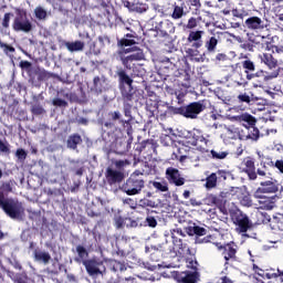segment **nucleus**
I'll return each mask as SVG.
<instances>
[{"instance_id":"nucleus-49","label":"nucleus","mask_w":283,"mask_h":283,"mask_svg":"<svg viewBox=\"0 0 283 283\" xmlns=\"http://www.w3.org/2000/svg\"><path fill=\"white\" fill-rule=\"evenodd\" d=\"M115 165H116V167H118L120 169L122 167H125V166L129 165V161L118 160V161L115 163Z\"/></svg>"},{"instance_id":"nucleus-41","label":"nucleus","mask_w":283,"mask_h":283,"mask_svg":"<svg viewBox=\"0 0 283 283\" xmlns=\"http://www.w3.org/2000/svg\"><path fill=\"white\" fill-rule=\"evenodd\" d=\"M120 80L123 81V83H126V85L129 87H132V83H134V81L129 78V76L125 73L120 74Z\"/></svg>"},{"instance_id":"nucleus-61","label":"nucleus","mask_w":283,"mask_h":283,"mask_svg":"<svg viewBox=\"0 0 283 283\" xmlns=\"http://www.w3.org/2000/svg\"><path fill=\"white\" fill-rule=\"evenodd\" d=\"M185 158H187L186 156H181L180 157V163H182V160H185Z\"/></svg>"},{"instance_id":"nucleus-17","label":"nucleus","mask_w":283,"mask_h":283,"mask_svg":"<svg viewBox=\"0 0 283 283\" xmlns=\"http://www.w3.org/2000/svg\"><path fill=\"white\" fill-rule=\"evenodd\" d=\"M34 260L35 262H40L41 264H50L52 256L50 255V253L45 251H35Z\"/></svg>"},{"instance_id":"nucleus-56","label":"nucleus","mask_w":283,"mask_h":283,"mask_svg":"<svg viewBox=\"0 0 283 283\" xmlns=\"http://www.w3.org/2000/svg\"><path fill=\"white\" fill-rule=\"evenodd\" d=\"M197 140H199L200 143H206L207 145V139L203 136L197 137Z\"/></svg>"},{"instance_id":"nucleus-2","label":"nucleus","mask_w":283,"mask_h":283,"mask_svg":"<svg viewBox=\"0 0 283 283\" xmlns=\"http://www.w3.org/2000/svg\"><path fill=\"white\" fill-rule=\"evenodd\" d=\"M0 208L13 220L21 218L23 213V206L17 200L6 198L2 191H0Z\"/></svg>"},{"instance_id":"nucleus-34","label":"nucleus","mask_w":283,"mask_h":283,"mask_svg":"<svg viewBox=\"0 0 283 283\" xmlns=\"http://www.w3.org/2000/svg\"><path fill=\"white\" fill-rule=\"evenodd\" d=\"M153 186L155 187V189H158V191H168L169 190V188L167 187V184H165V182L155 181L153 184Z\"/></svg>"},{"instance_id":"nucleus-47","label":"nucleus","mask_w":283,"mask_h":283,"mask_svg":"<svg viewBox=\"0 0 283 283\" xmlns=\"http://www.w3.org/2000/svg\"><path fill=\"white\" fill-rule=\"evenodd\" d=\"M53 105H55L56 107H65L67 103L61 98H56L53 101Z\"/></svg>"},{"instance_id":"nucleus-14","label":"nucleus","mask_w":283,"mask_h":283,"mask_svg":"<svg viewBox=\"0 0 283 283\" xmlns=\"http://www.w3.org/2000/svg\"><path fill=\"white\" fill-rule=\"evenodd\" d=\"M106 178L109 185H114L116 182H123L125 175L120 170H114L112 168H107Z\"/></svg>"},{"instance_id":"nucleus-43","label":"nucleus","mask_w":283,"mask_h":283,"mask_svg":"<svg viewBox=\"0 0 283 283\" xmlns=\"http://www.w3.org/2000/svg\"><path fill=\"white\" fill-rule=\"evenodd\" d=\"M197 27H198V21L196 20V18H190L187 23V29L193 30V28H197Z\"/></svg>"},{"instance_id":"nucleus-24","label":"nucleus","mask_w":283,"mask_h":283,"mask_svg":"<svg viewBox=\"0 0 283 283\" xmlns=\"http://www.w3.org/2000/svg\"><path fill=\"white\" fill-rule=\"evenodd\" d=\"M122 48H129V45H136V41L132 39V35L127 34L125 39L118 42Z\"/></svg>"},{"instance_id":"nucleus-36","label":"nucleus","mask_w":283,"mask_h":283,"mask_svg":"<svg viewBox=\"0 0 283 283\" xmlns=\"http://www.w3.org/2000/svg\"><path fill=\"white\" fill-rule=\"evenodd\" d=\"M15 156L18 159H20L21 161L25 160V158H28V153H25V150L23 148H19L15 151Z\"/></svg>"},{"instance_id":"nucleus-21","label":"nucleus","mask_w":283,"mask_h":283,"mask_svg":"<svg viewBox=\"0 0 283 283\" xmlns=\"http://www.w3.org/2000/svg\"><path fill=\"white\" fill-rule=\"evenodd\" d=\"M206 180V188L213 189L216 185H218V175H216V172H212L209 177H207Z\"/></svg>"},{"instance_id":"nucleus-60","label":"nucleus","mask_w":283,"mask_h":283,"mask_svg":"<svg viewBox=\"0 0 283 283\" xmlns=\"http://www.w3.org/2000/svg\"><path fill=\"white\" fill-rule=\"evenodd\" d=\"M280 21H283V13L279 15Z\"/></svg>"},{"instance_id":"nucleus-54","label":"nucleus","mask_w":283,"mask_h":283,"mask_svg":"<svg viewBox=\"0 0 283 283\" xmlns=\"http://www.w3.org/2000/svg\"><path fill=\"white\" fill-rule=\"evenodd\" d=\"M192 48H202V42L196 41V42L192 44Z\"/></svg>"},{"instance_id":"nucleus-44","label":"nucleus","mask_w":283,"mask_h":283,"mask_svg":"<svg viewBox=\"0 0 283 283\" xmlns=\"http://www.w3.org/2000/svg\"><path fill=\"white\" fill-rule=\"evenodd\" d=\"M178 242H179V244L177 243L175 247H176V249H178V247H179V249L177 251H178V253H180V255H182V253H185V251H189V248H187V245L182 244V241H178Z\"/></svg>"},{"instance_id":"nucleus-9","label":"nucleus","mask_w":283,"mask_h":283,"mask_svg":"<svg viewBox=\"0 0 283 283\" xmlns=\"http://www.w3.org/2000/svg\"><path fill=\"white\" fill-rule=\"evenodd\" d=\"M123 52L125 54H129V52H133V54L122 59L125 65L130 63V61H143L145 59V54L143 53V51L136 46H133L130 49H124Z\"/></svg>"},{"instance_id":"nucleus-23","label":"nucleus","mask_w":283,"mask_h":283,"mask_svg":"<svg viewBox=\"0 0 283 283\" xmlns=\"http://www.w3.org/2000/svg\"><path fill=\"white\" fill-rule=\"evenodd\" d=\"M205 31H191L188 35V43H193V41H200Z\"/></svg>"},{"instance_id":"nucleus-32","label":"nucleus","mask_w":283,"mask_h":283,"mask_svg":"<svg viewBox=\"0 0 283 283\" xmlns=\"http://www.w3.org/2000/svg\"><path fill=\"white\" fill-rule=\"evenodd\" d=\"M182 14H185V9L182 7H175L172 12V19H182Z\"/></svg>"},{"instance_id":"nucleus-51","label":"nucleus","mask_w":283,"mask_h":283,"mask_svg":"<svg viewBox=\"0 0 283 283\" xmlns=\"http://www.w3.org/2000/svg\"><path fill=\"white\" fill-rule=\"evenodd\" d=\"M185 94H186L185 92H177L176 93L178 103H182V98H185Z\"/></svg>"},{"instance_id":"nucleus-19","label":"nucleus","mask_w":283,"mask_h":283,"mask_svg":"<svg viewBox=\"0 0 283 283\" xmlns=\"http://www.w3.org/2000/svg\"><path fill=\"white\" fill-rule=\"evenodd\" d=\"M230 120H237L238 123H248V125H255V117L250 114L233 116L230 118Z\"/></svg>"},{"instance_id":"nucleus-38","label":"nucleus","mask_w":283,"mask_h":283,"mask_svg":"<svg viewBox=\"0 0 283 283\" xmlns=\"http://www.w3.org/2000/svg\"><path fill=\"white\" fill-rule=\"evenodd\" d=\"M77 254L82 260H85V258H87V250L85 248H83L82 245H78L76 248Z\"/></svg>"},{"instance_id":"nucleus-27","label":"nucleus","mask_w":283,"mask_h":283,"mask_svg":"<svg viewBox=\"0 0 283 283\" xmlns=\"http://www.w3.org/2000/svg\"><path fill=\"white\" fill-rule=\"evenodd\" d=\"M130 222H132V219H123L120 217H117L115 219V224H116L117 229H123V227H125V226L129 227Z\"/></svg>"},{"instance_id":"nucleus-53","label":"nucleus","mask_w":283,"mask_h":283,"mask_svg":"<svg viewBox=\"0 0 283 283\" xmlns=\"http://www.w3.org/2000/svg\"><path fill=\"white\" fill-rule=\"evenodd\" d=\"M221 283H233V281L227 276L221 277Z\"/></svg>"},{"instance_id":"nucleus-8","label":"nucleus","mask_w":283,"mask_h":283,"mask_svg":"<svg viewBox=\"0 0 283 283\" xmlns=\"http://www.w3.org/2000/svg\"><path fill=\"white\" fill-rule=\"evenodd\" d=\"M202 109H205V106L200 102H195L182 108L181 114L186 118H196Z\"/></svg>"},{"instance_id":"nucleus-30","label":"nucleus","mask_w":283,"mask_h":283,"mask_svg":"<svg viewBox=\"0 0 283 283\" xmlns=\"http://www.w3.org/2000/svg\"><path fill=\"white\" fill-rule=\"evenodd\" d=\"M255 273H258V275H260V277H263L264 280H271L273 275H275L273 274V272H268L262 269H256Z\"/></svg>"},{"instance_id":"nucleus-15","label":"nucleus","mask_w":283,"mask_h":283,"mask_svg":"<svg viewBox=\"0 0 283 283\" xmlns=\"http://www.w3.org/2000/svg\"><path fill=\"white\" fill-rule=\"evenodd\" d=\"M237 198H239L243 207H251V197L247 192V188H235Z\"/></svg>"},{"instance_id":"nucleus-45","label":"nucleus","mask_w":283,"mask_h":283,"mask_svg":"<svg viewBox=\"0 0 283 283\" xmlns=\"http://www.w3.org/2000/svg\"><path fill=\"white\" fill-rule=\"evenodd\" d=\"M238 98L241 103H251V97L247 94H240Z\"/></svg>"},{"instance_id":"nucleus-4","label":"nucleus","mask_w":283,"mask_h":283,"mask_svg":"<svg viewBox=\"0 0 283 283\" xmlns=\"http://www.w3.org/2000/svg\"><path fill=\"white\" fill-rule=\"evenodd\" d=\"M259 59L261 63H264V65L269 67V70H274L271 73L270 78H277V76H280V70H277V60H275L272 54L262 53L259 55Z\"/></svg>"},{"instance_id":"nucleus-48","label":"nucleus","mask_w":283,"mask_h":283,"mask_svg":"<svg viewBox=\"0 0 283 283\" xmlns=\"http://www.w3.org/2000/svg\"><path fill=\"white\" fill-rule=\"evenodd\" d=\"M0 151H3L4 154H8L10 149L8 148V145L6 143L0 140Z\"/></svg>"},{"instance_id":"nucleus-16","label":"nucleus","mask_w":283,"mask_h":283,"mask_svg":"<svg viewBox=\"0 0 283 283\" xmlns=\"http://www.w3.org/2000/svg\"><path fill=\"white\" fill-rule=\"evenodd\" d=\"M247 135H242L241 140H252L255 143L260 138V130L255 127L245 128Z\"/></svg>"},{"instance_id":"nucleus-1","label":"nucleus","mask_w":283,"mask_h":283,"mask_svg":"<svg viewBox=\"0 0 283 283\" xmlns=\"http://www.w3.org/2000/svg\"><path fill=\"white\" fill-rule=\"evenodd\" d=\"M258 179L260 180V187L254 191V198H260L263 205L266 203V199L262 193H275L280 189L277 180L271 177V172L266 170L258 169Z\"/></svg>"},{"instance_id":"nucleus-50","label":"nucleus","mask_w":283,"mask_h":283,"mask_svg":"<svg viewBox=\"0 0 283 283\" xmlns=\"http://www.w3.org/2000/svg\"><path fill=\"white\" fill-rule=\"evenodd\" d=\"M275 167H276V169H279V171L281 174H283V160H276L275 161Z\"/></svg>"},{"instance_id":"nucleus-37","label":"nucleus","mask_w":283,"mask_h":283,"mask_svg":"<svg viewBox=\"0 0 283 283\" xmlns=\"http://www.w3.org/2000/svg\"><path fill=\"white\" fill-rule=\"evenodd\" d=\"M12 17H14L12 13L4 14V18L2 20L3 28H10V21L12 20Z\"/></svg>"},{"instance_id":"nucleus-58","label":"nucleus","mask_w":283,"mask_h":283,"mask_svg":"<svg viewBox=\"0 0 283 283\" xmlns=\"http://www.w3.org/2000/svg\"><path fill=\"white\" fill-rule=\"evenodd\" d=\"M222 59H224V54H218V55H217V60H218V61H222Z\"/></svg>"},{"instance_id":"nucleus-63","label":"nucleus","mask_w":283,"mask_h":283,"mask_svg":"<svg viewBox=\"0 0 283 283\" xmlns=\"http://www.w3.org/2000/svg\"><path fill=\"white\" fill-rule=\"evenodd\" d=\"M248 78L251 80V75H248Z\"/></svg>"},{"instance_id":"nucleus-28","label":"nucleus","mask_w":283,"mask_h":283,"mask_svg":"<svg viewBox=\"0 0 283 283\" xmlns=\"http://www.w3.org/2000/svg\"><path fill=\"white\" fill-rule=\"evenodd\" d=\"M210 154L212 158H216L217 160H224V158L229 156L228 151H222V150H211Z\"/></svg>"},{"instance_id":"nucleus-10","label":"nucleus","mask_w":283,"mask_h":283,"mask_svg":"<svg viewBox=\"0 0 283 283\" xmlns=\"http://www.w3.org/2000/svg\"><path fill=\"white\" fill-rule=\"evenodd\" d=\"M166 178L169 180V182L176 185V187H182V185H185V179L180 178V171H178L176 168H167Z\"/></svg>"},{"instance_id":"nucleus-55","label":"nucleus","mask_w":283,"mask_h":283,"mask_svg":"<svg viewBox=\"0 0 283 283\" xmlns=\"http://www.w3.org/2000/svg\"><path fill=\"white\" fill-rule=\"evenodd\" d=\"M113 118L115 120H118V118H120V113L119 112H115L114 115H113Z\"/></svg>"},{"instance_id":"nucleus-29","label":"nucleus","mask_w":283,"mask_h":283,"mask_svg":"<svg viewBox=\"0 0 283 283\" xmlns=\"http://www.w3.org/2000/svg\"><path fill=\"white\" fill-rule=\"evenodd\" d=\"M179 282H182V283H196V274L184 273L179 277Z\"/></svg>"},{"instance_id":"nucleus-40","label":"nucleus","mask_w":283,"mask_h":283,"mask_svg":"<svg viewBox=\"0 0 283 283\" xmlns=\"http://www.w3.org/2000/svg\"><path fill=\"white\" fill-rule=\"evenodd\" d=\"M243 67L245 70H249L250 72H254L255 71V64H253V62L249 61V60L243 62Z\"/></svg>"},{"instance_id":"nucleus-25","label":"nucleus","mask_w":283,"mask_h":283,"mask_svg":"<svg viewBox=\"0 0 283 283\" xmlns=\"http://www.w3.org/2000/svg\"><path fill=\"white\" fill-rule=\"evenodd\" d=\"M217 46H218V39H216V36L210 38L209 41L206 42V48L208 52H216Z\"/></svg>"},{"instance_id":"nucleus-26","label":"nucleus","mask_w":283,"mask_h":283,"mask_svg":"<svg viewBox=\"0 0 283 283\" xmlns=\"http://www.w3.org/2000/svg\"><path fill=\"white\" fill-rule=\"evenodd\" d=\"M78 143H81V136L73 135L67 140V147L71 149H76V145H78Z\"/></svg>"},{"instance_id":"nucleus-20","label":"nucleus","mask_w":283,"mask_h":283,"mask_svg":"<svg viewBox=\"0 0 283 283\" xmlns=\"http://www.w3.org/2000/svg\"><path fill=\"white\" fill-rule=\"evenodd\" d=\"M226 135L228 136V138H232L234 140L240 138V140H242V134H240V128L229 127L227 128Z\"/></svg>"},{"instance_id":"nucleus-6","label":"nucleus","mask_w":283,"mask_h":283,"mask_svg":"<svg viewBox=\"0 0 283 283\" xmlns=\"http://www.w3.org/2000/svg\"><path fill=\"white\" fill-rule=\"evenodd\" d=\"M216 247L219 251H222V255L226 262H229L230 260H233V258H235V253L238 251V245H235V243L231 242L226 245L216 243Z\"/></svg>"},{"instance_id":"nucleus-7","label":"nucleus","mask_w":283,"mask_h":283,"mask_svg":"<svg viewBox=\"0 0 283 283\" xmlns=\"http://www.w3.org/2000/svg\"><path fill=\"white\" fill-rule=\"evenodd\" d=\"M13 30H15V32H31L32 23L23 14H20L18 18L14 19Z\"/></svg>"},{"instance_id":"nucleus-33","label":"nucleus","mask_w":283,"mask_h":283,"mask_svg":"<svg viewBox=\"0 0 283 283\" xmlns=\"http://www.w3.org/2000/svg\"><path fill=\"white\" fill-rule=\"evenodd\" d=\"M187 53L189 54V56H191L193 61H197V63H200V61H202V56H198V50L189 49Z\"/></svg>"},{"instance_id":"nucleus-42","label":"nucleus","mask_w":283,"mask_h":283,"mask_svg":"<svg viewBox=\"0 0 283 283\" xmlns=\"http://www.w3.org/2000/svg\"><path fill=\"white\" fill-rule=\"evenodd\" d=\"M193 233L196 235H207V230L205 228H200L198 226L193 227Z\"/></svg>"},{"instance_id":"nucleus-39","label":"nucleus","mask_w":283,"mask_h":283,"mask_svg":"<svg viewBox=\"0 0 283 283\" xmlns=\"http://www.w3.org/2000/svg\"><path fill=\"white\" fill-rule=\"evenodd\" d=\"M146 224H148L151 229H156V227L158 226V221H156V218L154 217H147Z\"/></svg>"},{"instance_id":"nucleus-52","label":"nucleus","mask_w":283,"mask_h":283,"mask_svg":"<svg viewBox=\"0 0 283 283\" xmlns=\"http://www.w3.org/2000/svg\"><path fill=\"white\" fill-rule=\"evenodd\" d=\"M263 207H264V209H268L269 211H271V209H273L275 207V203L273 201H269Z\"/></svg>"},{"instance_id":"nucleus-35","label":"nucleus","mask_w":283,"mask_h":283,"mask_svg":"<svg viewBox=\"0 0 283 283\" xmlns=\"http://www.w3.org/2000/svg\"><path fill=\"white\" fill-rule=\"evenodd\" d=\"M272 274H274L270 280H274V282L276 283H283V272H280V270H277V273L272 272Z\"/></svg>"},{"instance_id":"nucleus-5","label":"nucleus","mask_w":283,"mask_h":283,"mask_svg":"<svg viewBox=\"0 0 283 283\" xmlns=\"http://www.w3.org/2000/svg\"><path fill=\"white\" fill-rule=\"evenodd\" d=\"M88 275H103L105 268L103 266L102 261L88 260L83 262Z\"/></svg>"},{"instance_id":"nucleus-18","label":"nucleus","mask_w":283,"mask_h":283,"mask_svg":"<svg viewBox=\"0 0 283 283\" xmlns=\"http://www.w3.org/2000/svg\"><path fill=\"white\" fill-rule=\"evenodd\" d=\"M65 48L69 50V52H83L85 43L82 41L65 42Z\"/></svg>"},{"instance_id":"nucleus-64","label":"nucleus","mask_w":283,"mask_h":283,"mask_svg":"<svg viewBox=\"0 0 283 283\" xmlns=\"http://www.w3.org/2000/svg\"><path fill=\"white\" fill-rule=\"evenodd\" d=\"M96 81H98V78H95V80H94V83H96Z\"/></svg>"},{"instance_id":"nucleus-11","label":"nucleus","mask_w":283,"mask_h":283,"mask_svg":"<svg viewBox=\"0 0 283 283\" xmlns=\"http://www.w3.org/2000/svg\"><path fill=\"white\" fill-rule=\"evenodd\" d=\"M244 25L248 28V30H264V28H266L264 20L258 17L248 18L244 22Z\"/></svg>"},{"instance_id":"nucleus-13","label":"nucleus","mask_w":283,"mask_h":283,"mask_svg":"<svg viewBox=\"0 0 283 283\" xmlns=\"http://www.w3.org/2000/svg\"><path fill=\"white\" fill-rule=\"evenodd\" d=\"M243 165L245 168H243V171L247 172L250 180H258V170L255 172V161H253L251 158H247L243 161Z\"/></svg>"},{"instance_id":"nucleus-22","label":"nucleus","mask_w":283,"mask_h":283,"mask_svg":"<svg viewBox=\"0 0 283 283\" xmlns=\"http://www.w3.org/2000/svg\"><path fill=\"white\" fill-rule=\"evenodd\" d=\"M272 229L281 231L283 235V216L273 219Z\"/></svg>"},{"instance_id":"nucleus-46","label":"nucleus","mask_w":283,"mask_h":283,"mask_svg":"<svg viewBox=\"0 0 283 283\" xmlns=\"http://www.w3.org/2000/svg\"><path fill=\"white\" fill-rule=\"evenodd\" d=\"M0 46L3 49V52H6V54H10V52H14V48L8 44L0 43Z\"/></svg>"},{"instance_id":"nucleus-31","label":"nucleus","mask_w":283,"mask_h":283,"mask_svg":"<svg viewBox=\"0 0 283 283\" xmlns=\"http://www.w3.org/2000/svg\"><path fill=\"white\" fill-rule=\"evenodd\" d=\"M34 14L36 19L43 20L45 19V17H48V11H45V9H43L42 7H38L34 10Z\"/></svg>"},{"instance_id":"nucleus-59","label":"nucleus","mask_w":283,"mask_h":283,"mask_svg":"<svg viewBox=\"0 0 283 283\" xmlns=\"http://www.w3.org/2000/svg\"><path fill=\"white\" fill-rule=\"evenodd\" d=\"M258 156L260 159H262L264 155H262V153L258 151Z\"/></svg>"},{"instance_id":"nucleus-57","label":"nucleus","mask_w":283,"mask_h":283,"mask_svg":"<svg viewBox=\"0 0 283 283\" xmlns=\"http://www.w3.org/2000/svg\"><path fill=\"white\" fill-rule=\"evenodd\" d=\"M189 196H191V192L189 190H186L184 192V198L187 200V198H189Z\"/></svg>"},{"instance_id":"nucleus-62","label":"nucleus","mask_w":283,"mask_h":283,"mask_svg":"<svg viewBox=\"0 0 283 283\" xmlns=\"http://www.w3.org/2000/svg\"><path fill=\"white\" fill-rule=\"evenodd\" d=\"M275 1L276 3H282L283 0H273Z\"/></svg>"},{"instance_id":"nucleus-12","label":"nucleus","mask_w":283,"mask_h":283,"mask_svg":"<svg viewBox=\"0 0 283 283\" xmlns=\"http://www.w3.org/2000/svg\"><path fill=\"white\" fill-rule=\"evenodd\" d=\"M235 224L237 231H239V233H247V231H249V228L251 227V223L249 222V217L242 213H240L235 218Z\"/></svg>"},{"instance_id":"nucleus-3","label":"nucleus","mask_w":283,"mask_h":283,"mask_svg":"<svg viewBox=\"0 0 283 283\" xmlns=\"http://www.w3.org/2000/svg\"><path fill=\"white\" fill-rule=\"evenodd\" d=\"M145 187V181L136 175H133L126 182V187L124 188L125 193L127 196H138L140 191H143V188Z\"/></svg>"}]
</instances>
